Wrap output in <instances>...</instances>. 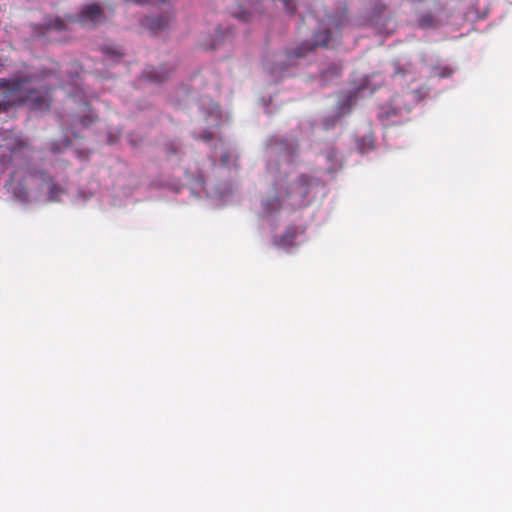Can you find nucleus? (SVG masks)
<instances>
[{"label":"nucleus","instance_id":"1","mask_svg":"<svg viewBox=\"0 0 512 512\" xmlns=\"http://www.w3.org/2000/svg\"><path fill=\"white\" fill-rule=\"evenodd\" d=\"M50 102V87L35 74L16 72L0 78V114L25 104L32 110L45 111Z\"/></svg>","mask_w":512,"mask_h":512},{"label":"nucleus","instance_id":"2","mask_svg":"<svg viewBox=\"0 0 512 512\" xmlns=\"http://www.w3.org/2000/svg\"><path fill=\"white\" fill-rule=\"evenodd\" d=\"M44 186L48 188L49 200L51 201L58 200L64 192L60 186L52 181L46 171L39 168H29L16 184L14 183V176L11 177V189L20 200L27 199L29 190L36 189L40 191Z\"/></svg>","mask_w":512,"mask_h":512},{"label":"nucleus","instance_id":"3","mask_svg":"<svg viewBox=\"0 0 512 512\" xmlns=\"http://www.w3.org/2000/svg\"><path fill=\"white\" fill-rule=\"evenodd\" d=\"M317 183V179L308 176L300 175L297 180L290 183L286 197L289 199V204L294 207H302L307 203V196L310 193L311 187Z\"/></svg>","mask_w":512,"mask_h":512},{"label":"nucleus","instance_id":"4","mask_svg":"<svg viewBox=\"0 0 512 512\" xmlns=\"http://www.w3.org/2000/svg\"><path fill=\"white\" fill-rule=\"evenodd\" d=\"M104 13L102 8L98 4H88L84 6L79 12L76 18L70 16L68 20L70 22L78 21L79 23L97 25L104 20Z\"/></svg>","mask_w":512,"mask_h":512},{"label":"nucleus","instance_id":"5","mask_svg":"<svg viewBox=\"0 0 512 512\" xmlns=\"http://www.w3.org/2000/svg\"><path fill=\"white\" fill-rule=\"evenodd\" d=\"M331 40V33L329 30L323 32H317L314 35V42L312 45L303 43L293 51L288 53L289 58H301L305 56L309 51L313 50L317 46L328 47Z\"/></svg>","mask_w":512,"mask_h":512},{"label":"nucleus","instance_id":"6","mask_svg":"<svg viewBox=\"0 0 512 512\" xmlns=\"http://www.w3.org/2000/svg\"><path fill=\"white\" fill-rule=\"evenodd\" d=\"M171 21L172 16L169 13H165L157 17H146L142 21V25L151 33H157L167 29Z\"/></svg>","mask_w":512,"mask_h":512},{"label":"nucleus","instance_id":"7","mask_svg":"<svg viewBox=\"0 0 512 512\" xmlns=\"http://www.w3.org/2000/svg\"><path fill=\"white\" fill-rule=\"evenodd\" d=\"M297 236L295 228H288L281 236L275 239V244L282 247H288L294 244V240Z\"/></svg>","mask_w":512,"mask_h":512},{"label":"nucleus","instance_id":"8","mask_svg":"<svg viewBox=\"0 0 512 512\" xmlns=\"http://www.w3.org/2000/svg\"><path fill=\"white\" fill-rule=\"evenodd\" d=\"M143 75L152 82L160 83L166 79L168 73L167 71H157L155 68L149 67L144 70Z\"/></svg>","mask_w":512,"mask_h":512},{"label":"nucleus","instance_id":"9","mask_svg":"<svg viewBox=\"0 0 512 512\" xmlns=\"http://www.w3.org/2000/svg\"><path fill=\"white\" fill-rule=\"evenodd\" d=\"M399 108H395L392 106H387L382 108L381 113L379 114V118L384 121H390L393 116L398 115Z\"/></svg>","mask_w":512,"mask_h":512},{"label":"nucleus","instance_id":"10","mask_svg":"<svg viewBox=\"0 0 512 512\" xmlns=\"http://www.w3.org/2000/svg\"><path fill=\"white\" fill-rule=\"evenodd\" d=\"M346 21V15L344 12L340 13L339 15L329 16L328 17V24L332 25L336 29H339L344 25Z\"/></svg>","mask_w":512,"mask_h":512},{"label":"nucleus","instance_id":"11","mask_svg":"<svg viewBox=\"0 0 512 512\" xmlns=\"http://www.w3.org/2000/svg\"><path fill=\"white\" fill-rule=\"evenodd\" d=\"M46 29L60 32L66 29V24L61 18L57 17L53 21L46 24Z\"/></svg>","mask_w":512,"mask_h":512},{"label":"nucleus","instance_id":"12","mask_svg":"<svg viewBox=\"0 0 512 512\" xmlns=\"http://www.w3.org/2000/svg\"><path fill=\"white\" fill-rule=\"evenodd\" d=\"M452 69L447 66H438L433 68V75L439 78H446L452 75Z\"/></svg>","mask_w":512,"mask_h":512},{"label":"nucleus","instance_id":"13","mask_svg":"<svg viewBox=\"0 0 512 512\" xmlns=\"http://www.w3.org/2000/svg\"><path fill=\"white\" fill-rule=\"evenodd\" d=\"M105 53L109 54L112 58L119 59L123 56V52L118 48L106 47Z\"/></svg>","mask_w":512,"mask_h":512},{"label":"nucleus","instance_id":"14","mask_svg":"<svg viewBox=\"0 0 512 512\" xmlns=\"http://www.w3.org/2000/svg\"><path fill=\"white\" fill-rule=\"evenodd\" d=\"M265 206L268 212L276 211L280 208V202L278 199H274L271 203H266Z\"/></svg>","mask_w":512,"mask_h":512},{"label":"nucleus","instance_id":"15","mask_svg":"<svg viewBox=\"0 0 512 512\" xmlns=\"http://www.w3.org/2000/svg\"><path fill=\"white\" fill-rule=\"evenodd\" d=\"M357 93H358V90H355L347 96L346 104H348L349 107H351L353 104H355L356 98H357Z\"/></svg>","mask_w":512,"mask_h":512},{"label":"nucleus","instance_id":"16","mask_svg":"<svg viewBox=\"0 0 512 512\" xmlns=\"http://www.w3.org/2000/svg\"><path fill=\"white\" fill-rule=\"evenodd\" d=\"M198 138L208 142L213 139V134L209 131H204L198 136Z\"/></svg>","mask_w":512,"mask_h":512},{"label":"nucleus","instance_id":"17","mask_svg":"<svg viewBox=\"0 0 512 512\" xmlns=\"http://www.w3.org/2000/svg\"><path fill=\"white\" fill-rule=\"evenodd\" d=\"M92 122H93V119L90 118V117H85V118H83L81 120V123H82L83 126H87V125H89Z\"/></svg>","mask_w":512,"mask_h":512},{"label":"nucleus","instance_id":"18","mask_svg":"<svg viewBox=\"0 0 512 512\" xmlns=\"http://www.w3.org/2000/svg\"><path fill=\"white\" fill-rule=\"evenodd\" d=\"M169 149H170V152H171V153H177V152H178V150H179V145H177V144H175V145H174V144H171Z\"/></svg>","mask_w":512,"mask_h":512},{"label":"nucleus","instance_id":"19","mask_svg":"<svg viewBox=\"0 0 512 512\" xmlns=\"http://www.w3.org/2000/svg\"><path fill=\"white\" fill-rule=\"evenodd\" d=\"M24 145H25V142H24V141H22V140H18V141H17V146L9 147V149L13 151V150H15L17 147H22V146H24Z\"/></svg>","mask_w":512,"mask_h":512},{"label":"nucleus","instance_id":"20","mask_svg":"<svg viewBox=\"0 0 512 512\" xmlns=\"http://www.w3.org/2000/svg\"><path fill=\"white\" fill-rule=\"evenodd\" d=\"M216 47H217V44H215V43L211 46L212 49H214Z\"/></svg>","mask_w":512,"mask_h":512}]
</instances>
